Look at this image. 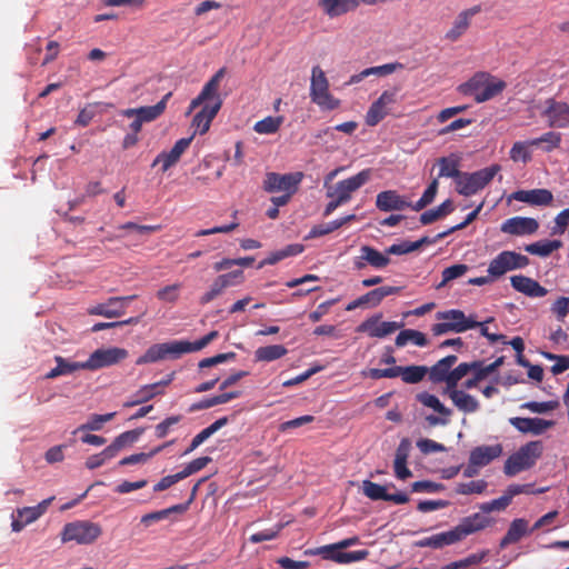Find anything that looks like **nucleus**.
<instances>
[{
	"label": "nucleus",
	"instance_id": "obj_19",
	"mask_svg": "<svg viewBox=\"0 0 569 569\" xmlns=\"http://www.w3.org/2000/svg\"><path fill=\"white\" fill-rule=\"evenodd\" d=\"M542 116L547 118L550 128H566L569 126V106L565 102L550 99Z\"/></svg>",
	"mask_w": 569,
	"mask_h": 569
},
{
	"label": "nucleus",
	"instance_id": "obj_38",
	"mask_svg": "<svg viewBox=\"0 0 569 569\" xmlns=\"http://www.w3.org/2000/svg\"><path fill=\"white\" fill-rule=\"evenodd\" d=\"M172 443H173V440L168 441V442H166V443H163L161 446L156 447L150 452H140V453H134V455L124 457V458H122L119 461V466H129V465L144 463L150 458H152L157 453L161 452L164 448H167L168 446H170Z\"/></svg>",
	"mask_w": 569,
	"mask_h": 569
},
{
	"label": "nucleus",
	"instance_id": "obj_3",
	"mask_svg": "<svg viewBox=\"0 0 569 569\" xmlns=\"http://www.w3.org/2000/svg\"><path fill=\"white\" fill-rule=\"evenodd\" d=\"M338 172L339 170L336 169L328 173L325 179L323 186L326 188V196L330 199L326 206L323 212L325 216L331 214L339 206L348 202L351 199L352 193L356 191V176L337 183H332V180Z\"/></svg>",
	"mask_w": 569,
	"mask_h": 569
},
{
	"label": "nucleus",
	"instance_id": "obj_49",
	"mask_svg": "<svg viewBox=\"0 0 569 569\" xmlns=\"http://www.w3.org/2000/svg\"><path fill=\"white\" fill-rule=\"evenodd\" d=\"M287 523L288 522H286V523L279 522V523L274 525L272 528L264 529L260 532L253 533L250 536L249 541L252 543H259L262 541L276 539L279 536V533L281 532V530L286 527Z\"/></svg>",
	"mask_w": 569,
	"mask_h": 569
},
{
	"label": "nucleus",
	"instance_id": "obj_25",
	"mask_svg": "<svg viewBox=\"0 0 569 569\" xmlns=\"http://www.w3.org/2000/svg\"><path fill=\"white\" fill-rule=\"evenodd\" d=\"M457 360L458 358L451 355L437 361V363L428 369L429 379L435 383L446 382L448 386L451 368L457 362Z\"/></svg>",
	"mask_w": 569,
	"mask_h": 569
},
{
	"label": "nucleus",
	"instance_id": "obj_18",
	"mask_svg": "<svg viewBox=\"0 0 569 569\" xmlns=\"http://www.w3.org/2000/svg\"><path fill=\"white\" fill-rule=\"evenodd\" d=\"M136 298V295L127 297H111L106 302L99 303L90 309V313L106 318L120 317L124 313L128 302Z\"/></svg>",
	"mask_w": 569,
	"mask_h": 569
},
{
	"label": "nucleus",
	"instance_id": "obj_30",
	"mask_svg": "<svg viewBox=\"0 0 569 569\" xmlns=\"http://www.w3.org/2000/svg\"><path fill=\"white\" fill-rule=\"evenodd\" d=\"M513 199L536 206H546L552 201V193L547 189L520 190L512 194Z\"/></svg>",
	"mask_w": 569,
	"mask_h": 569
},
{
	"label": "nucleus",
	"instance_id": "obj_53",
	"mask_svg": "<svg viewBox=\"0 0 569 569\" xmlns=\"http://www.w3.org/2000/svg\"><path fill=\"white\" fill-rule=\"evenodd\" d=\"M467 271V264H453L451 267L446 268L442 271V281L437 286V288L439 289L445 287L449 281L463 276Z\"/></svg>",
	"mask_w": 569,
	"mask_h": 569
},
{
	"label": "nucleus",
	"instance_id": "obj_64",
	"mask_svg": "<svg viewBox=\"0 0 569 569\" xmlns=\"http://www.w3.org/2000/svg\"><path fill=\"white\" fill-rule=\"evenodd\" d=\"M313 420H315L313 416H310V415L301 416V417L295 418L292 420L282 422L279 426V431L286 432L289 429L299 428L301 426L312 422Z\"/></svg>",
	"mask_w": 569,
	"mask_h": 569
},
{
	"label": "nucleus",
	"instance_id": "obj_28",
	"mask_svg": "<svg viewBox=\"0 0 569 569\" xmlns=\"http://www.w3.org/2000/svg\"><path fill=\"white\" fill-rule=\"evenodd\" d=\"M56 367L46 373V379H56L60 376H69L78 370H86L84 362L70 361L61 356H54Z\"/></svg>",
	"mask_w": 569,
	"mask_h": 569
},
{
	"label": "nucleus",
	"instance_id": "obj_5",
	"mask_svg": "<svg viewBox=\"0 0 569 569\" xmlns=\"http://www.w3.org/2000/svg\"><path fill=\"white\" fill-rule=\"evenodd\" d=\"M541 453L542 443L540 441L526 443L506 460L503 467L505 473L507 476H515L522 470L531 468Z\"/></svg>",
	"mask_w": 569,
	"mask_h": 569
},
{
	"label": "nucleus",
	"instance_id": "obj_51",
	"mask_svg": "<svg viewBox=\"0 0 569 569\" xmlns=\"http://www.w3.org/2000/svg\"><path fill=\"white\" fill-rule=\"evenodd\" d=\"M363 493L371 500H385L387 487L369 480L362 482Z\"/></svg>",
	"mask_w": 569,
	"mask_h": 569
},
{
	"label": "nucleus",
	"instance_id": "obj_22",
	"mask_svg": "<svg viewBox=\"0 0 569 569\" xmlns=\"http://www.w3.org/2000/svg\"><path fill=\"white\" fill-rule=\"evenodd\" d=\"M197 489H198V485H196L193 487L192 493H191V498H190V500L187 503H179V505H174V506H171V507L162 509V510H158V511H153V512H150V513H146L144 516L141 517V523L144 527H149V526H151L154 522H158V521L167 519L171 513H183V512H186L188 510V508H189L190 502L192 501V499H193V497L196 495Z\"/></svg>",
	"mask_w": 569,
	"mask_h": 569
},
{
	"label": "nucleus",
	"instance_id": "obj_7",
	"mask_svg": "<svg viewBox=\"0 0 569 569\" xmlns=\"http://www.w3.org/2000/svg\"><path fill=\"white\" fill-rule=\"evenodd\" d=\"M186 353L183 340H173L150 346L146 352L136 360V365L154 363L158 361L179 359Z\"/></svg>",
	"mask_w": 569,
	"mask_h": 569
},
{
	"label": "nucleus",
	"instance_id": "obj_8",
	"mask_svg": "<svg viewBox=\"0 0 569 569\" xmlns=\"http://www.w3.org/2000/svg\"><path fill=\"white\" fill-rule=\"evenodd\" d=\"M310 98L319 107L332 110L338 107V101L329 92V82L319 66H315L311 72Z\"/></svg>",
	"mask_w": 569,
	"mask_h": 569
},
{
	"label": "nucleus",
	"instance_id": "obj_60",
	"mask_svg": "<svg viewBox=\"0 0 569 569\" xmlns=\"http://www.w3.org/2000/svg\"><path fill=\"white\" fill-rule=\"evenodd\" d=\"M181 288L180 283H173L170 286H166L157 292V298L161 301L166 302H176L179 298V290Z\"/></svg>",
	"mask_w": 569,
	"mask_h": 569
},
{
	"label": "nucleus",
	"instance_id": "obj_39",
	"mask_svg": "<svg viewBox=\"0 0 569 569\" xmlns=\"http://www.w3.org/2000/svg\"><path fill=\"white\" fill-rule=\"evenodd\" d=\"M437 163L439 166L438 177H448L455 178L456 181L458 180L460 171L458 169V159L455 156L441 157L437 160Z\"/></svg>",
	"mask_w": 569,
	"mask_h": 569
},
{
	"label": "nucleus",
	"instance_id": "obj_37",
	"mask_svg": "<svg viewBox=\"0 0 569 569\" xmlns=\"http://www.w3.org/2000/svg\"><path fill=\"white\" fill-rule=\"evenodd\" d=\"M561 246H562V242L560 240L538 241L535 243L527 244L525 247V250L530 254L547 257L552 251L559 249Z\"/></svg>",
	"mask_w": 569,
	"mask_h": 569
},
{
	"label": "nucleus",
	"instance_id": "obj_31",
	"mask_svg": "<svg viewBox=\"0 0 569 569\" xmlns=\"http://www.w3.org/2000/svg\"><path fill=\"white\" fill-rule=\"evenodd\" d=\"M318 6L330 18H336L351 11L356 0H319Z\"/></svg>",
	"mask_w": 569,
	"mask_h": 569
},
{
	"label": "nucleus",
	"instance_id": "obj_27",
	"mask_svg": "<svg viewBox=\"0 0 569 569\" xmlns=\"http://www.w3.org/2000/svg\"><path fill=\"white\" fill-rule=\"evenodd\" d=\"M511 286L519 292L529 297H543L547 290L536 280L525 276H513L510 278Z\"/></svg>",
	"mask_w": 569,
	"mask_h": 569
},
{
	"label": "nucleus",
	"instance_id": "obj_20",
	"mask_svg": "<svg viewBox=\"0 0 569 569\" xmlns=\"http://www.w3.org/2000/svg\"><path fill=\"white\" fill-rule=\"evenodd\" d=\"M510 423L522 433L541 435L555 426V421L540 418H511Z\"/></svg>",
	"mask_w": 569,
	"mask_h": 569
},
{
	"label": "nucleus",
	"instance_id": "obj_52",
	"mask_svg": "<svg viewBox=\"0 0 569 569\" xmlns=\"http://www.w3.org/2000/svg\"><path fill=\"white\" fill-rule=\"evenodd\" d=\"M383 299V292H380V289H373L372 291L361 296L358 298V308H375L377 307Z\"/></svg>",
	"mask_w": 569,
	"mask_h": 569
},
{
	"label": "nucleus",
	"instance_id": "obj_26",
	"mask_svg": "<svg viewBox=\"0 0 569 569\" xmlns=\"http://www.w3.org/2000/svg\"><path fill=\"white\" fill-rule=\"evenodd\" d=\"M501 453L502 446L499 443L493 446H479L471 450L469 458L473 465L483 467L498 458Z\"/></svg>",
	"mask_w": 569,
	"mask_h": 569
},
{
	"label": "nucleus",
	"instance_id": "obj_46",
	"mask_svg": "<svg viewBox=\"0 0 569 569\" xmlns=\"http://www.w3.org/2000/svg\"><path fill=\"white\" fill-rule=\"evenodd\" d=\"M417 399L426 407L432 408L438 413L448 417L451 415V410L447 407H445L440 400L428 392H421L417 395Z\"/></svg>",
	"mask_w": 569,
	"mask_h": 569
},
{
	"label": "nucleus",
	"instance_id": "obj_32",
	"mask_svg": "<svg viewBox=\"0 0 569 569\" xmlns=\"http://www.w3.org/2000/svg\"><path fill=\"white\" fill-rule=\"evenodd\" d=\"M528 532V521L525 519H515L500 541V547L505 548L510 543L519 541Z\"/></svg>",
	"mask_w": 569,
	"mask_h": 569
},
{
	"label": "nucleus",
	"instance_id": "obj_34",
	"mask_svg": "<svg viewBox=\"0 0 569 569\" xmlns=\"http://www.w3.org/2000/svg\"><path fill=\"white\" fill-rule=\"evenodd\" d=\"M288 353V350L282 345H270L264 347H259L254 351V360L270 362L278 360L284 357Z\"/></svg>",
	"mask_w": 569,
	"mask_h": 569
},
{
	"label": "nucleus",
	"instance_id": "obj_13",
	"mask_svg": "<svg viewBox=\"0 0 569 569\" xmlns=\"http://www.w3.org/2000/svg\"><path fill=\"white\" fill-rule=\"evenodd\" d=\"M355 543L356 537H351L336 543L319 547L312 553L338 563H350L356 561V551H346V549Z\"/></svg>",
	"mask_w": 569,
	"mask_h": 569
},
{
	"label": "nucleus",
	"instance_id": "obj_12",
	"mask_svg": "<svg viewBox=\"0 0 569 569\" xmlns=\"http://www.w3.org/2000/svg\"><path fill=\"white\" fill-rule=\"evenodd\" d=\"M397 103V89L386 90L371 103L365 116V122L369 127L377 126L391 111V107Z\"/></svg>",
	"mask_w": 569,
	"mask_h": 569
},
{
	"label": "nucleus",
	"instance_id": "obj_59",
	"mask_svg": "<svg viewBox=\"0 0 569 569\" xmlns=\"http://www.w3.org/2000/svg\"><path fill=\"white\" fill-rule=\"evenodd\" d=\"M209 462H211V458L208 456L197 458V459L190 461L183 468V470L180 471V473H181L182 478L184 479V478L202 470Z\"/></svg>",
	"mask_w": 569,
	"mask_h": 569
},
{
	"label": "nucleus",
	"instance_id": "obj_63",
	"mask_svg": "<svg viewBox=\"0 0 569 569\" xmlns=\"http://www.w3.org/2000/svg\"><path fill=\"white\" fill-rule=\"evenodd\" d=\"M119 229L122 230H130L136 232L137 234L144 236L150 234L152 232H156L160 230V226H143V224H137L134 222H126L119 227Z\"/></svg>",
	"mask_w": 569,
	"mask_h": 569
},
{
	"label": "nucleus",
	"instance_id": "obj_42",
	"mask_svg": "<svg viewBox=\"0 0 569 569\" xmlns=\"http://www.w3.org/2000/svg\"><path fill=\"white\" fill-rule=\"evenodd\" d=\"M143 433V429H133L129 431H124L120 433L116 439L111 442L112 447L119 453L123 448L134 443L140 436Z\"/></svg>",
	"mask_w": 569,
	"mask_h": 569
},
{
	"label": "nucleus",
	"instance_id": "obj_56",
	"mask_svg": "<svg viewBox=\"0 0 569 569\" xmlns=\"http://www.w3.org/2000/svg\"><path fill=\"white\" fill-rule=\"evenodd\" d=\"M182 419V416L180 415H177V416H170L168 418H166L164 420H162L160 423H158L156 427H154V435L158 439H162L164 438L170 429L179 423Z\"/></svg>",
	"mask_w": 569,
	"mask_h": 569
},
{
	"label": "nucleus",
	"instance_id": "obj_57",
	"mask_svg": "<svg viewBox=\"0 0 569 569\" xmlns=\"http://www.w3.org/2000/svg\"><path fill=\"white\" fill-rule=\"evenodd\" d=\"M397 67L398 64L396 63H388L379 67L365 69L363 71L358 73V80L369 76L385 77L391 74L397 69Z\"/></svg>",
	"mask_w": 569,
	"mask_h": 569
},
{
	"label": "nucleus",
	"instance_id": "obj_33",
	"mask_svg": "<svg viewBox=\"0 0 569 569\" xmlns=\"http://www.w3.org/2000/svg\"><path fill=\"white\" fill-rule=\"evenodd\" d=\"M171 96H172V93L168 92L154 106L140 107L139 108L138 117L143 122H151V121L156 120L157 118H159L164 112V110L167 108V102H168V100L170 99Z\"/></svg>",
	"mask_w": 569,
	"mask_h": 569
},
{
	"label": "nucleus",
	"instance_id": "obj_55",
	"mask_svg": "<svg viewBox=\"0 0 569 569\" xmlns=\"http://www.w3.org/2000/svg\"><path fill=\"white\" fill-rule=\"evenodd\" d=\"M531 147L529 141L527 142H516L510 150V158L515 162L523 161L525 163L531 159V154L528 148Z\"/></svg>",
	"mask_w": 569,
	"mask_h": 569
},
{
	"label": "nucleus",
	"instance_id": "obj_48",
	"mask_svg": "<svg viewBox=\"0 0 569 569\" xmlns=\"http://www.w3.org/2000/svg\"><path fill=\"white\" fill-rule=\"evenodd\" d=\"M560 141H561L560 133H557V132H553V131H549V132L545 133L540 138L530 140L529 144L538 147L541 143H546V146L543 147V150L549 152V151L558 148L559 144H560Z\"/></svg>",
	"mask_w": 569,
	"mask_h": 569
},
{
	"label": "nucleus",
	"instance_id": "obj_15",
	"mask_svg": "<svg viewBox=\"0 0 569 569\" xmlns=\"http://www.w3.org/2000/svg\"><path fill=\"white\" fill-rule=\"evenodd\" d=\"M380 315L370 317L358 327V331L366 332L369 337L383 338L405 326L403 322L380 321Z\"/></svg>",
	"mask_w": 569,
	"mask_h": 569
},
{
	"label": "nucleus",
	"instance_id": "obj_29",
	"mask_svg": "<svg viewBox=\"0 0 569 569\" xmlns=\"http://www.w3.org/2000/svg\"><path fill=\"white\" fill-rule=\"evenodd\" d=\"M446 393L449 396L453 405L465 413L475 412L479 408L477 399L462 390L451 388L446 389Z\"/></svg>",
	"mask_w": 569,
	"mask_h": 569
},
{
	"label": "nucleus",
	"instance_id": "obj_11",
	"mask_svg": "<svg viewBox=\"0 0 569 569\" xmlns=\"http://www.w3.org/2000/svg\"><path fill=\"white\" fill-rule=\"evenodd\" d=\"M128 357V351L123 348L111 347L107 349H97L84 362L86 370H98L119 363Z\"/></svg>",
	"mask_w": 569,
	"mask_h": 569
},
{
	"label": "nucleus",
	"instance_id": "obj_35",
	"mask_svg": "<svg viewBox=\"0 0 569 569\" xmlns=\"http://www.w3.org/2000/svg\"><path fill=\"white\" fill-rule=\"evenodd\" d=\"M360 259L373 268H385L390 262L387 253H381L369 246L361 247Z\"/></svg>",
	"mask_w": 569,
	"mask_h": 569
},
{
	"label": "nucleus",
	"instance_id": "obj_43",
	"mask_svg": "<svg viewBox=\"0 0 569 569\" xmlns=\"http://www.w3.org/2000/svg\"><path fill=\"white\" fill-rule=\"evenodd\" d=\"M163 393H164V390L160 389L156 382L150 383V385H144L136 392L137 399L134 401L128 403V406H136V405H139L142 402H147V401L151 400L152 398H154L156 396L163 395Z\"/></svg>",
	"mask_w": 569,
	"mask_h": 569
},
{
	"label": "nucleus",
	"instance_id": "obj_4",
	"mask_svg": "<svg viewBox=\"0 0 569 569\" xmlns=\"http://www.w3.org/2000/svg\"><path fill=\"white\" fill-rule=\"evenodd\" d=\"M102 535V527L90 520H76L63 526L61 541H73L78 545H92Z\"/></svg>",
	"mask_w": 569,
	"mask_h": 569
},
{
	"label": "nucleus",
	"instance_id": "obj_44",
	"mask_svg": "<svg viewBox=\"0 0 569 569\" xmlns=\"http://www.w3.org/2000/svg\"><path fill=\"white\" fill-rule=\"evenodd\" d=\"M428 373V368L425 366H408L402 367L401 379L406 383H418Z\"/></svg>",
	"mask_w": 569,
	"mask_h": 569
},
{
	"label": "nucleus",
	"instance_id": "obj_50",
	"mask_svg": "<svg viewBox=\"0 0 569 569\" xmlns=\"http://www.w3.org/2000/svg\"><path fill=\"white\" fill-rule=\"evenodd\" d=\"M281 124V118L267 117L256 122L253 129L260 134H271L278 131Z\"/></svg>",
	"mask_w": 569,
	"mask_h": 569
},
{
	"label": "nucleus",
	"instance_id": "obj_10",
	"mask_svg": "<svg viewBox=\"0 0 569 569\" xmlns=\"http://www.w3.org/2000/svg\"><path fill=\"white\" fill-rule=\"evenodd\" d=\"M303 178L302 172L293 173H277L268 172L263 180V190L270 193L273 192H291L296 193L298 186Z\"/></svg>",
	"mask_w": 569,
	"mask_h": 569
},
{
	"label": "nucleus",
	"instance_id": "obj_14",
	"mask_svg": "<svg viewBox=\"0 0 569 569\" xmlns=\"http://www.w3.org/2000/svg\"><path fill=\"white\" fill-rule=\"evenodd\" d=\"M528 263L529 259L526 256L513 251H503L490 262L488 272L491 277L498 278L507 271L523 268Z\"/></svg>",
	"mask_w": 569,
	"mask_h": 569
},
{
	"label": "nucleus",
	"instance_id": "obj_16",
	"mask_svg": "<svg viewBox=\"0 0 569 569\" xmlns=\"http://www.w3.org/2000/svg\"><path fill=\"white\" fill-rule=\"evenodd\" d=\"M192 140L193 134L188 138L179 139L178 141H176L170 151L160 152L153 160L151 167L160 164L162 172L168 171L180 160L182 153L189 148Z\"/></svg>",
	"mask_w": 569,
	"mask_h": 569
},
{
	"label": "nucleus",
	"instance_id": "obj_58",
	"mask_svg": "<svg viewBox=\"0 0 569 569\" xmlns=\"http://www.w3.org/2000/svg\"><path fill=\"white\" fill-rule=\"evenodd\" d=\"M486 555H487L486 551H483L479 555H471V556L467 557L466 559L450 562V563L446 565L445 567H442V569H463L469 566H475V565L480 563L482 561V559L486 557Z\"/></svg>",
	"mask_w": 569,
	"mask_h": 569
},
{
	"label": "nucleus",
	"instance_id": "obj_41",
	"mask_svg": "<svg viewBox=\"0 0 569 569\" xmlns=\"http://www.w3.org/2000/svg\"><path fill=\"white\" fill-rule=\"evenodd\" d=\"M480 367V361H473L471 363H460L453 370H451L449 377V383L447 389L457 388L458 382L467 376L470 371Z\"/></svg>",
	"mask_w": 569,
	"mask_h": 569
},
{
	"label": "nucleus",
	"instance_id": "obj_23",
	"mask_svg": "<svg viewBox=\"0 0 569 569\" xmlns=\"http://www.w3.org/2000/svg\"><path fill=\"white\" fill-rule=\"evenodd\" d=\"M479 11L478 7L467 9L458 14L452 27L446 32L445 38L450 41H457L470 27V19Z\"/></svg>",
	"mask_w": 569,
	"mask_h": 569
},
{
	"label": "nucleus",
	"instance_id": "obj_54",
	"mask_svg": "<svg viewBox=\"0 0 569 569\" xmlns=\"http://www.w3.org/2000/svg\"><path fill=\"white\" fill-rule=\"evenodd\" d=\"M488 483L485 480H476L467 483H459L456 488V492L459 495H472V493H482Z\"/></svg>",
	"mask_w": 569,
	"mask_h": 569
},
{
	"label": "nucleus",
	"instance_id": "obj_17",
	"mask_svg": "<svg viewBox=\"0 0 569 569\" xmlns=\"http://www.w3.org/2000/svg\"><path fill=\"white\" fill-rule=\"evenodd\" d=\"M490 518L481 513H475L470 517L463 518L456 528L450 530V533L452 536L453 541L457 542L468 535L485 529L487 526L490 525Z\"/></svg>",
	"mask_w": 569,
	"mask_h": 569
},
{
	"label": "nucleus",
	"instance_id": "obj_2",
	"mask_svg": "<svg viewBox=\"0 0 569 569\" xmlns=\"http://www.w3.org/2000/svg\"><path fill=\"white\" fill-rule=\"evenodd\" d=\"M507 83L503 80L496 79L488 72H477L466 82L458 87V91L463 96H472L476 102L481 103L499 96Z\"/></svg>",
	"mask_w": 569,
	"mask_h": 569
},
{
	"label": "nucleus",
	"instance_id": "obj_61",
	"mask_svg": "<svg viewBox=\"0 0 569 569\" xmlns=\"http://www.w3.org/2000/svg\"><path fill=\"white\" fill-rule=\"evenodd\" d=\"M558 406H559L558 401H546V402L531 401V402L525 403L522 406V408L529 409L530 411L536 412V413H546V412L555 410L556 408H558Z\"/></svg>",
	"mask_w": 569,
	"mask_h": 569
},
{
	"label": "nucleus",
	"instance_id": "obj_36",
	"mask_svg": "<svg viewBox=\"0 0 569 569\" xmlns=\"http://www.w3.org/2000/svg\"><path fill=\"white\" fill-rule=\"evenodd\" d=\"M438 319L448 320L451 323H458L460 326H465L466 330L476 328L477 326H481L480 322L466 318L465 313L461 310H449L445 312H439L437 316Z\"/></svg>",
	"mask_w": 569,
	"mask_h": 569
},
{
	"label": "nucleus",
	"instance_id": "obj_24",
	"mask_svg": "<svg viewBox=\"0 0 569 569\" xmlns=\"http://www.w3.org/2000/svg\"><path fill=\"white\" fill-rule=\"evenodd\" d=\"M376 206L381 211L403 210L410 207V203L405 200L397 191L387 190L378 193Z\"/></svg>",
	"mask_w": 569,
	"mask_h": 569
},
{
	"label": "nucleus",
	"instance_id": "obj_21",
	"mask_svg": "<svg viewBox=\"0 0 569 569\" xmlns=\"http://www.w3.org/2000/svg\"><path fill=\"white\" fill-rule=\"evenodd\" d=\"M538 222L533 218L516 217L501 226V231L510 234H531L538 230Z\"/></svg>",
	"mask_w": 569,
	"mask_h": 569
},
{
	"label": "nucleus",
	"instance_id": "obj_1",
	"mask_svg": "<svg viewBox=\"0 0 569 569\" xmlns=\"http://www.w3.org/2000/svg\"><path fill=\"white\" fill-rule=\"evenodd\" d=\"M226 74V68H220L203 86L200 93L191 100L187 114L202 106L192 119V126L200 134L206 133L212 120L222 107V99L219 93L220 82Z\"/></svg>",
	"mask_w": 569,
	"mask_h": 569
},
{
	"label": "nucleus",
	"instance_id": "obj_47",
	"mask_svg": "<svg viewBox=\"0 0 569 569\" xmlns=\"http://www.w3.org/2000/svg\"><path fill=\"white\" fill-rule=\"evenodd\" d=\"M451 543H455V541L452 539L450 531H448L427 538L425 540L417 541L415 545L417 547H431L437 549Z\"/></svg>",
	"mask_w": 569,
	"mask_h": 569
},
{
	"label": "nucleus",
	"instance_id": "obj_9",
	"mask_svg": "<svg viewBox=\"0 0 569 569\" xmlns=\"http://www.w3.org/2000/svg\"><path fill=\"white\" fill-rule=\"evenodd\" d=\"M243 281L244 274L242 270L221 273L213 279L208 290L200 296L199 303L202 306L208 305L222 296L228 288L239 286Z\"/></svg>",
	"mask_w": 569,
	"mask_h": 569
},
{
	"label": "nucleus",
	"instance_id": "obj_62",
	"mask_svg": "<svg viewBox=\"0 0 569 569\" xmlns=\"http://www.w3.org/2000/svg\"><path fill=\"white\" fill-rule=\"evenodd\" d=\"M510 503V496H502L498 499L492 500L480 506L482 512L500 511L506 509Z\"/></svg>",
	"mask_w": 569,
	"mask_h": 569
},
{
	"label": "nucleus",
	"instance_id": "obj_40",
	"mask_svg": "<svg viewBox=\"0 0 569 569\" xmlns=\"http://www.w3.org/2000/svg\"><path fill=\"white\" fill-rule=\"evenodd\" d=\"M408 341H412L420 347L426 346L428 342L426 336L422 332L413 329H406L400 331L397 336L396 346L403 347Z\"/></svg>",
	"mask_w": 569,
	"mask_h": 569
},
{
	"label": "nucleus",
	"instance_id": "obj_6",
	"mask_svg": "<svg viewBox=\"0 0 569 569\" xmlns=\"http://www.w3.org/2000/svg\"><path fill=\"white\" fill-rule=\"evenodd\" d=\"M500 166L492 164L473 173L460 172L457 180V191L463 196L475 194L485 188L499 172Z\"/></svg>",
	"mask_w": 569,
	"mask_h": 569
},
{
	"label": "nucleus",
	"instance_id": "obj_45",
	"mask_svg": "<svg viewBox=\"0 0 569 569\" xmlns=\"http://www.w3.org/2000/svg\"><path fill=\"white\" fill-rule=\"evenodd\" d=\"M114 416H116L114 412H110V413H106V415H92L86 423L81 425L80 427H78L76 429L74 433L78 431H86V430L98 431L102 428L103 423L112 420Z\"/></svg>",
	"mask_w": 569,
	"mask_h": 569
}]
</instances>
